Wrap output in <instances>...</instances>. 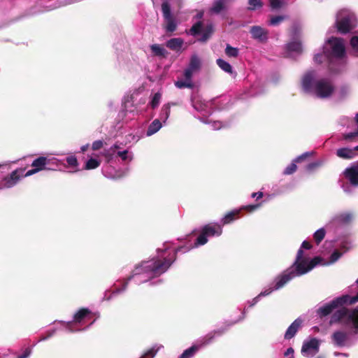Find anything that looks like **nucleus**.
<instances>
[{
	"label": "nucleus",
	"mask_w": 358,
	"mask_h": 358,
	"mask_svg": "<svg viewBox=\"0 0 358 358\" xmlns=\"http://www.w3.org/2000/svg\"><path fill=\"white\" fill-rule=\"evenodd\" d=\"M263 196V193L262 192H255L252 194V198H257V199H261Z\"/></svg>",
	"instance_id": "nucleus-63"
},
{
	"label": "nucleus",
	"mask_w": 358,
	"mask_h": 358,
	"mask_svg": "<svg viewBox=\"0 0 358 358\" xmlns=\"http://www.w3.org/2000/svg\"><path fill=\"white\" fill-rule=\"evenodd\" d=\"M259 206H260V204L248 205V206H242L238 210H241V211L242 210H245L248 212H253V211L256 210L257 209H258L259 208Z\"/></svg>",
	"instance_id": "nucleus-50"
},
{
	"label": "nucleus",
	"mask_w": 358,
	"mask_h": 358,
	"mask_svg": "<svg viewBox=\"0 0 358 358\" xmlns=\"http://www.w3.org/2000/svg\"><path fill=\"white\" fill-rule=\"evenodd\" d=\"M320 340L317 338L306 339L301 347V355L306 357H314L320 350Z\"/></svg>",
	"instance_id": "nucleus-14"
},
{
	"label": "nucleus",
	"mask_w": 358,
	"mask_h": 358,
	"mask_svg": "<svg viewBox=\"0 0 358 358\" xmlns=\"http://www.w3.org/2000/svg\"><path fill=\"white\" fill-rule=\"evenodd\" d=\"M102 173L106 178H116L117 175L114 172V170L109 166H104L102 169Z\"/></svg>",
	"instance_id": "nucleus-40"
},
{
	"label": "nucleus",
	"mask_w": 358,
	"mask_h": 358,
	"mask_svg": "<svg viewBox=\"0 0 358 358\" xmlns=\"http://www.w3.org/2000/svg\"><path fill=\"white\" fill-rule=\"evenodd\" d=\"M170 113L171 104H164L161 109V112L159 113V118H158L162 122V124H166L167 120L169 117Z\"/></svg>",
	"instance_id": "nucleus-33"
},
{
	"label": "nucleus",
	"mask_w": 358,
	"mask_h": 358,
	"mask_svg": "<svg viewBox=\"0 0 358 358\" xmlns=\"http://www.w3.org/2000/svg\"><path fill=\"white\" fill-rule=\"evenodd\" d=\"M357 283H358V279L357 280ZM357 302H358V292L354 296L343 295L333 299L330 302L320 306L317 310V313L320 317H324L331 313L336 308H342L341 306L343 305L352 304Z\"/></svg>",
	"instance_id": "nucleus-9"
},
{
	"label": "nucleus",
	"mask_w": 358,
	"mask_h": 358,
	"mask_svg": "<svg viewBox=\"0 0 358 358\" xmlns=\"http://www.w3.org/2000/svg\"><path fill=\"white\" fill-rule=\"evenodd\" d=\"M161 98H162V95L159 92L155 94V95L153 96V97L150 101V105L152 108H155L156 107H157L159 106V104L160 103Z\"/></svg>",
	"instance_id": "nucleus-45"
},
{
	"label": "nucleus",
	"mask_w": 358,
	"mask_h": 358,
	"mask_svg": "<svg viewBox=\"0 0 358 358\" xmlns=\"http://www.w3.org/2000/svg\"><path fill=\"white\" fill-rule=\"evenodd\" d=\"M350 93V88L348 85H342L338 90L334 91L335 96L337 99L341 100L347 97Z\"/></svg>",
	"instance_id": "nucleus-30"
},
{
	"label": "nucleus",
	"mask_w": 358,
	"mask_h": 358,
	"mask_svg": "<svg viewBox=\"0 0 358 358\" xmlns=\"http://www.w3.org/2000/svg\"><path fill=\"white\" fill-rule=\"evenodd\" d=\"M285 19V16L278 15L271 17L270 20V24L273 26L278 25L281 22H282Z\"/></svg>",
	"instance_id": "nucleus-48"
},
{
	"label": "nucleus",
	"mask_w": 358,
	"mask_h": 358,
	"mask_svg": "<svg viewBox=\"0 0 358 358\" xmlns=\"http://www.w3.org/2000/svg\"><path fill=\"white\" fill-rule=\"evenodd\" d=\"M325 236V230L324 228H320L314 233V239L317 244H319Z\"/></svg>",
	"instance_id": "nucleus-42"
},
{
	"label": "nucleus",
	"mask_w": 358,
	"mask_h": 358,
	"mask_svg": "<svg viewBox=\"0 0 358 358\" xmlns=\"http://www.w3.org/2000/svg\"><path fill=\"white\" fill-rule=\"evenodd\" d=\"M352 219V214L349 212H344L334 215L331 221L327 224V227H334L345 224L350 222Z\"/></svg>",
	"instance_id": "nucleus-19"
},
{
	"label": "nucleus",
	"mask_w": 358,
	"mask_h": 358,
	"mask_svg": "<svg viewBox=\"0 0 358 358\" xmlns=\"http://www.w3.org/2000/svg\"><path fill=\"white\" fill-rule=\"evenodd\" d=\"M231 0H214L209 11L213 14H220L226 10Z\"/></svg>",
	"instance_id": "nucleus-25"
},
{
	"label": "nucleus",
	"mask_w": 358,
	"mask_h": 358,
	"mask_svg": "<svg viewBox=\"0 0 358 358\" xmlns=\"http://www.w3.org/2000/svg\"><path fill=\"white\" fill-rule=\"evenodd\" d=\"M58 159L56 158H47L45 157H39L34 159L31 164V166L36 169H40V171L46 169V166L50 164H57Z\"/></svg>",
	"instance_id": "nucleus-22"
},
{
	"label": "nucleus",
	"mask_w": 358,
	"mask_h": 358,
	"mask_svg": "<svg viewBox=\"0 0 358 358\" xmlns=\"http://www.w3.org/2000/svg\"><path fill=\"white\" fill-rule=\"evenodd\" d=\"M23 169H16L0 182V189L14 187L22 177Z\"/></svg>",
	"instance_id": "nucleus-16"
},
{
	"label": "nucleus",
	"mask_w": 358,
	"mask_h": 358,
	"mask_svg": "<svg viewBox=\"0 0 358 358\" xmlns=\"http://www.w3.org/2000/svg\"><path fill=\"white\" fill-rule=\"evenodd\" d=\"M200 120L206 124H210L212 129L214 130L220 129V128L222 127V123L220 121L211 122V121L208 120V119L203 118V117L200 118Z\"/></svg>",
	"instance_id": "nucleus-43"
},
{
	"label": "nucleus",
	"mask_w": 358,
	"mask_h": 358,
	"mask_svg": "<svg viewBox=\"0 0 358 358\" xmlns=\"http://www.w3.org/2000/svg\"><path fill=\"white\" fill-rule=\"evenodd\" d=\"M270 6L273 10L280 8L283 4V0H269Z\"/></svg>",
	"instance_id": "nucleus-47"
},
{
	"label": "nucleus",
	"mask_w": 358,
	"mask_h": 358,
	"mask_svg": "<svg viewBox=\"0 0 358 358\" xmlns=\"http://www.w3.org/2000/svg\"><path fill=\"white\" fill-rule=\"evenodd\" d=\"M163 124L159 119H155L148 127L145 132L146 136H151L156 134L162 127Z\"/></svg>",
	"instance_id": "nucleus-29"
},
{
	"label": "nucleus",
	"mask_w": 358,
	"mask_h": 358,
	"mask_svg": "<svg viewBox=\"0 0 358 358\" xmlns=\"http://www.w3.org/2000/svg\"><path fill=\"white\" fill-rule=\"evenodd\" d=\"M250 7L248 8L250 10H256L257 8H262L263 3L262 0H248Z\"/></svg>",
	"instance_id": "nucleus-44"
},
{
	"label": "nucleus",
	"mask_w": 358,
	"mask_h": 358,
	"mask_svg": "<svg viewBox=\"0 0 358 358\" xmlns=\"http://www.w3.org/2000/svg\"><path fill=\"white\" fill-rule=\"evenodd\" d=\"M315 71L306 72L301 79V86L306 93L311 94L319 99H327L335 91L332 82L328 78H317Z\"/></svg>",
	"instance_id": "nucleus-6"
},
{
	"label": "nucleus",
	"mask_w": 358,
	"mask_h": 358,
	"mask_svg": "<svg viewBox=\"0 0 358 358\" xmlns=\"http://www.w3.org/2000/svg\"><path fill=\"white\" fill-rule=\"evenodd\" d=\"M136 94H133L125 99L124 102V108L126 113H129L133 115V116L138 115L141 114L144 108L139 106L140 103L145 104V99L139 100L138 103L136 102Z\"/></svg>",
	"instance_id": "nucleus-13"
},
{
	"label": "nucleus",
	"mask_w": 358,
	"mask_h": 358,
	"mask_svg": "<svg viewBox=\"0 0 358 358\" xmlns=\"http://www.w3.org/2000/svg\"><path fill=\"white\" fill-rule=\"evenodd\" d=\"M336 24L340 33L347 34L357 27L358 20L353 12L343 9L337 13Z\"/></svg>",
	"instance_id": "nucleus-8"
},
{
	"label": "nucleus",
	"mask_w": 358,
	"mask_h": 358,
	"mask_svg": "<svg viewBox=\"0 0 358 358\" xmlns=\"http://www.w3.org/2000/svg\"><path fill=\"white\" fill-rule=\"evenodd\" d=\"M311 247H312V245H311V244H310L309 242H308V241H304L302 243V244H301V248H300V249L298 250L296 256L298 255L299 252L300 250H301V251H302V257H301V258H302V259H307V262H308V263H309V262H314V261H315V259H316V260H315V265L314 266V267H315L317 265H318V264H320L321 263V262H322L321 258H320V257H314V258H312V259H311V258H310L309 257H308V256L305 255L303 254V249L309 250V249H310V248H311Z\"/></svg>",
	"instance_id": "nucleus-26"
},
{
	"label": "nucleus",
	"mask_w": 358,
	"mask_h": 358,
	"mask_svg": "<svg viewBox=\"0 0 358 358\" xmlns=\"http://www.w3.org/2000/svg\"><path fill=\"white\" fill-rule=\"evenodd\" d=\"M93 315L89 309L82 308L75 313L73 321H59V324L69 332H76L91 326L95 322V319L92 320Z\"/></svg>",
	"instance_id": "nucleus-7"
},
{
	"label": "nucleus",
	"mask_w": 358,
	"mask_h": 358,
	"mask_svg": "<svg viewBox=\"0 0 358 358\" xmlns=\"http://www.w3.org/2000/svg\"><path fill=\"white\" fill-rule=\"evenodd\" d=\"M350 44L354 51L358 55V36H353L351 38Z\"/></svg>",
	"instance_id": "nucleus-51"
},
{
	"label": "nucleus",
	"mask_w": 358,
	"mask_h": 358,
	"mask_svg": "<svg viewBox=\"0 0 358 358\" xmlns=\"http://www.w3.org/2000/svg\"><path fill=\"white\" fill-rule=\"evenodd\" d=\"M341 186L345 192L350 193L352 192V190L350 189V186L348 183H346V184L342 183V184H341Z\"/></svg>",
	"instance_id": "nucleus-58"
},
{
	"label": "nucleus",
	"mask_w": 358,
	"mask_h": 358,
	"mask_svg": "<svg viewBox=\"0 0 358 358\" xmlns=\"http://www.w3.org/2000/svg\"><path fill=\"white\" fill-rule=\"evenodd\" d=\"M227 328H221L217 330L210 332L201 339H199L197 343L188 349L185 350L178 358H192L194 356L196 352L201 349V348L209 345L211 343L215 336H220L222 335L226 331Z\"/></svg>",
	"instance_id": "nucleus-10"
},
{
	"label": "nucleus",
	"mask_w": 358,
	"mask_h": 358,
	"mask_svg": "<svg viewBox=\"0 0 358 358\" xmlns=\"http://www.w3.org/2000/svg\"><path fill=\"white\" fill-rule=\"evenodd\" d=\"M302 323L303 320L301 318L299 317L296 319L286 330L284 335V338L285 340H290L291 338H294L301 327Z\"/></svg>",
	"instance_id": "nucleus-21"
},
{
	"label": "nucleus",
	"mask_w": 358,
	"mask_h": 358,
	"mask_svg": "<svg viewBox=\"0 0 358 358\" xmlns=\"http://www.w3.org/2000/svg\"><path fill=\"white\" fill-rule=\"evenodd\" d=\"M66 162L68 164L73 168H77L78 165V162L77 158L74 155H71L66 157Z\"/></svg>",
	"instance_id": "nucleus-49"
},
{
	"label": "nucleus",
	"mask_w": 358,
	"mask_h": 358,
	"mask_svg": "<svg viewBox=\"0 0 358 358\" xmlns=\"http://www.w3.org/2000/svg\"><path fill=\"white\" fill-rule=\"evenodd\" d=\"M314 62L317 64L327 62L332 71L338 70L334 64H343L345 62V46L343 39L331 37L324 43L322 53L314 55Z\"/></svg>",
	"instance_id": "nucleus-5"
},
{
	"label": "nucleus",
	"mask_w": 358,
	"mask_h": 358,
	"mask_svg": "<svg viewBox=\"0 0 358 358\" xmlns=\"http://www.w3.org/2000/svg\"><path fill=\"white\" fill-rule=\"evenodd\" d=\"M259 299L260 298L258 296H257L256 297L252 299L251 301H248V303L249 305V307H252L253 306H255L259 301Z\"/></svg>",
	"instance_id": "nucleus-59"
},
{
	"label": "nucleus",
	"mask_w": 358,
	"mask_h": 358,
	"mask_svg": "<svg viewBox=\"0 0 358 358\" xmlns=\"http://www.w3.org/2000/svg\"><path fill=\"white\" fill-rule=\"evenodd\" d=\"M100 164V161L94 158H90L86 162L85 169L87 170L94 169L99 167Z\"/></svg>",
	"instance_id": "nucleus-39"
},
{
	"label": "nucleus",
	"mask_w": 358,
	"mask_h": 358,
	"mask_svg": "<svg viewBox=\"0 0 358 358\" xmlns=\"http://www.w3.org/2000/svg\"><path fill=\"white\" fill-rule=\"evenodd\" d=\"M348 243H344L343 245H342V249H343V252H341L338 250H336L334 251V252L331 254V257H330L331 263L336 262L342 256L343 252H345L349 249L350 247L348 246Z\"/></svg>",
	"instance_id": "nucleus-34"
},
{
	"label": "nucleus",
	"mask_w": 358,
	"mask_h": 358,
	"mask_svg": "<svg viewBox=\"0 0 358 358\" xmlns=\"http://www.w3.org/2000/svg\"><path fill=\"white\" fill-rule=\"evenodd\" d=\"M302 52V46L299 41H293L289 43L286 46V56L288 57H294L299 55Z\"/></svg>",
	"instance_id": "nucleus-23"
},
{
	"label": "nucleus",
	"mask_w": 358,
	"mask_h": 358,
	"mask_svg": "<svg viewBox=\"0 0 358 358\" xmlns=\"http://www.w3.org/2000/svg\"><path fill=\"white\" fill-rule=\"evenodd\" d=\"M162 11L166 22L165 29L167 32H173L176 29L177 24L171 11V6L166 1L162 3Z\"/></svg>",
	"instance_id": "nucleus-15"
},
{
	"label": "nucleus",
	"mask_w": 358,
	"mask_h": 358,
	"mask_svg": "<svg viewBox=\"0 0 358 358\" xmlns=\"http://www.w3.org/2000/svg\"><path fill=\"white\" fill-rule=\"evenodd\" d=\"M192 105L199 112L205 113H212V102L206 101L199 96H194L192 99Z\"/></svg>",
	"instance_id": "nucleus-18"
},
{
	"label": "nucleus",
	"mask_w": 358,
	"mask_h": 358,
	"mask_svg": "<svg viewBox=\"0 0 358 358\" xmlns=\"http://www.w3.org/2000/svg\"><path fill=\"white\" fill-rule=\"evenodd\" d=\"M341 321L345 328L335 331L331 335L332 343L338 348L353 345L352 336L358 334V306L353 309L339 308L331 317L330 324Z\"/></svg>",
	"instance_id": "nucleus-2"
},
{
	"label": "nucleus",
	"mask_w": 358,
	"mask_h": 358,
	"mask_svg": "<svg viewBox=\"0 0 358 358\" xmlns=\"http://www.w3.org/2000/svg\"><path fill=\"white\" fill-rule=\"evenodd\" d=\"M39 171H40V169L34 168L31 170H29L24 175L22 174V176L28 177V176H32Z\"/></svg>",
	"instance_id": "nucleus-57"
},
{
	"label": "nucleus",
	"mask_w": 358,
	"mask_h": 358,
	"mask_svg": "<svg viewBox=\"0 0 358 358\" xmlns=\"http://www.w3.org/2000/svg\"><path fill=\"white\" fill-rule=\"evenodd\" d=\"M358 136V128L355 129L353 132L348 133L345 135V139L351 140L355 137Z\"/></svg>",
	"instance_id": "nucleus-54"
},
{
	"label": "nucleus",
	"mask_w": 358,
	"mask_h": 358,
	"mask_svg": "<svg viewBox=\"0 0 358 358\" xmlns=\"http://www.w3.org/2000/svg\"><path fill=\"white\" fill-rule=\"evenodd\" d=\"M250 33L253 39L260 43L266 42L268 38V31L260 26L251 27Z\"/></svg>",
	"instance_id": "nucleus-20"
},
{
	"label": "nucleus",
	"mask_w": 358,
	"mask_h": 358,
	"mask_svg": "<svg viewBox=\"0 0 358 358\" xmlns=\"http://www.w3.org/2000/svg\"><path fill=\"white\" fill-rule=\"evenodd\" d=\"M355 151H358V145L354 149H350L347 148H340L337 150L336 154L338 157L343 159H352L355 155Z\"/></svg>",
	"instance_id": "nucleus-28"
},
{
	"label": "nucleus",
	"mask_w": 358,
	"mask_h": 358,
	"mask_svg": "<svg viewBox=\"0 0 358 358\" xmlns=\"http://www.w3.org/2000/svg\"><path fill=\"white\" fill-rule=\"evenodd\" d=\"M301 257L302 251L300 250L292 265L275 278L272 286L265 289L257 296L259 298L266 296L274 290H278L283 287L293 278L310 271L315 265V261L308 263L307 259H302ZM315 260H316V259Z\"/></svg>",
	"instance_id": "nucleus-4"
},
{
	"label": "nucleus",
	"mask_w": 358,
	"mask_h": 358,
	"mask_svg": "<svg viewBox=\"0 0 358 358\" xmlns=\"http://www.w3.org/2000/svg\"><path fill=\"white\" fill-rule=\"evenodd\" d=\"M120 145L118 143H115L109 149L104 150L103 155L106 157L107 163H110L116 156L120 157L124 163H129L132 161L134 158L133 152L128 150H122Z\"/></svg>",
	"instance_id": "nucleus-11"
},
{
	"label": "nucleus",
	"mask_w": 358,
	"mask_h": 358,
	"mask_svg": "<svg viewBox=\"0 0 358 358\" xmlns=\"http://www.w3.org/2000/svg\"><path fill=\"white\" fill-rule=\"evenodd\" d=\"M103 145V141L101 140H97L93 142L92 148L93 150H100Z\"/></svg>",
	"instance_id": "nucleus-52"
},
{
	"label": "nucleus",
	"mask_w": 358,
	"mask_h": 358,
	"mask_svg": "<svg viewBox=\"0 0 358 358\" xmlns=\"http://www.w3.org/2000/svg\"><path fill=\"white\" fill-rule=\"evenodd\" d=\"M57 330V328H53V329H49L46 331L45 335H47L48 338H50L55 335Z\"/></svg>",
	"instance_id": "nucleus-60"
},
{
	"label": "nucleus",
	"mask_w": 358,
	"mask_h": 358,
	"mask_svg": "<svg viewBox=\"0 0 358 358\" xmlns=\"http://www.w3.org/2000/svg\"><path fill=\"white\" fill-rule=\"evenodd\" d=\"M294 349L292 348H289L284 352V356L287 358H294Z\"/></svg>",
	"instance_id": "nucleus-56"
},
{
	"label": "nucleus",
	"mask_w": 358,
	"mask_h": 358,
	"mask_svg": "<svg viewBox=\"0 0 358 358\" xmlns=\"http://www.w3.org/2000/svg\"><path fill=\"white\" fill-rule=\"evenodd\" d=\"M238 49L236 48H234L230 45H227L225 48V53L229 57H236L238 55Z\"/></svg>",
	"instance_id": "nucleus-41"
},
{
	"label": "nucleus",
	"mask_w": 358,
	"mask_h": 358,
	"mask_svg": "<svg viewBox=\"0 0 358 358\" xmlns=\"http://www.w3.org/2000/svg\"><path fill=\"white\" fill-rule=\"evenodd\" d=\"M245 313H246V310H245V308L243 310L242 312V315L239 317L238 320H237L236 321L231 323L228 327L229 326H231L233 325L234 324H236V322H239V321H241L243 320L245 317Z\"/></svg>",
	"instance_id": "nucleus-61"
},
{
	"label": "nucleus",
	"mask_w": 358,
	"mask_h": 358,
	"mask_svg": "<svg viewBox=\"0 0 358 358\" xmlns=\"http://www.w3.org/2000/svg\"><path fill=\"white\" fill-rule=\"evenodd\" d=\"M343 175L352 186H358V169L354 166L346 169Z\"/></svg>",
	"instance_id": "nucleus-24"
},
{
	"label": "nucleus",
	"mask_w": 358,
	"mask_h": 358,
	"mask_svg": "<svg viewBox=\"0 0 358 358\" xmlns=\"http://www.w3.org/2000/svg\"><path fill=\"white\" fill-rule=\"evenodd\" d=\"M31 351L29 350H26L22 355L18 356L17 358H27L30 355Z\"/></svg>",
	"instance_id": "nucleus-62"
},
{
	"label": "nucleus",
	"mask_w": 358,
	"mask_h": 358,
	"mask_svg": "<svg viewBox=\"0 0 358 358\" xmlns=\"http://www.w3.org/2000/svg\"><path fill=\"white\" fill-rule=\"evenodd\" d=\"M321 165H322V162H313V163H310L308 165H307L306 169L308 171H312Z\"/></svg>",
	"instance_id": "nucleus-55"
},
{
	"label": "nucleus",
	"mask_w": 358,
	"mask_h": 358,
	"mask_svg": "<svg viewBox=\"0 0 358 358\" xmlns=\"http://www.w3.org/2000/svg\"><path fill=\"white\" fill-rule=\"evenodd\" d=\"M296 168H297V166L296 165V162H294V161H293V162L292 164H290L289 166H287L285 168V169L283 171V173L285 175H291L296 171Z\"/></svg>",
	"instance_id": "nucleus-46"
},
{
	"label": "nucleus",
	"mask_w": 358,
	"mask_h": 358,
	"mask_svg": "<svg viewBox=\"0 0 358 358\" xmlns=\"http://www.w3.org/2000/svg\"><path fill=\"white\" fill-rule=\"evenodd\" d=\"M126 138V144L127 143H135L136 142H138L140 138H141V136L138 134V132H131L129 134H128L127 135H126L125 136Z\"/></svg>",
	"instance_id": "nucleus-38"
},
{
	"label": "nucleus",
	"mask_w": 358,
	"mask_h": 358,
	"mask_svg": "<svg viewBox=\"0 0 358 358\" xmlns=\"http://www.w3.org/2000/svg\"><path fill=\"white\" fill-rule=\"evenodd\" d=\"M183 44V40L180 38H174L166 42V47L172 50H179Z\"/></svg>",
	"instance_id": "nucleus-32"
},
{
	"label": "nucleus",
	"mask_w": 358,
	"mask_h": 358,
	"mask_svg": "<svg viewBox=\"0 0 358 358\" xmlns=\"http://www.w3.org/2000/svg\"><path fill=\"white\" fill-rule=\"evenodd\" d=\"M189 32L194 36H201L198 38L199 41L206 42L213 32V26L211 23L204 24L201 22H198L192 27Z\"/></svg>",
	"instance_id": "nucleus-12"
},
{
	"label": "nucleus",
	"mask_w": 358,
	"mask_h": 358,
	"mask_svg": "<svg viewBox=\"0 0 358 358\" xmlns=\"http://www.w3.org/2000/svg\"><path fill=\"white\" fill-rule=\"evenodd\" d=\"M222 233V226L218 223L208 224L203 226L201 229L200 235L196 238L194 244L190 243V236H187L185 243L176 249L172 248V243L166 242L162 248L157 249V259H173L171 265L176 259V255L178 252H187L192 248L203 245L208 242V237L220 236Z\"/></svg>",
	"instance_id": "nucleus-3"
},
{
	"label": "nucleus",
	"mask_w": 358,
	"mask_h": 358,
	"mask_svg": "<svg viewBox=\"0 0 358 358\" xmlns=\"http://www.w3.org/2000/svg\"><path fill=\"white\" fill-rule=\"evenodd\" d=\"M217 64L218 66L223 70L224 72L231 74L233 73V69L230 64L222 59H217Z\"/></svg>",
	"instance_id": "nucleus-37"
},
{
	"label": "nucleus",
	"mask_w": 358,
	"mask_h": 358,
	"mask_svg": "<svg viewBox=\"0 0 358 358\" xmlns=\"http://www.w3.org/2000/svg\"><path fill=\"white\" fill-rule=\"evenodd\" d=\"M162 348V345H155L147 350L141 358H154L158 351Z\"/></svg>",
	"instance_id": "nucleus-36"
},
{
	"label": "nucleus",
	"mask_w": 358,
	"mask_h": 358,
	"mask_svg": "<svg viewBox=\"0 0 358 358\" xmlns=\"http://www.w3.org/2000/svg\"><path fill=\"white\" fill-rule=\"evenodd\" d=\"M334 355L335 357H338V356L344 357H348V354L343 353V352H334Z\"/></svg>",
	"instance_id": "nucleus-64"
},
{
	"label": "nucleus",
	"mask_w": 358,
	"mask_h": 358,
	"mask_svg": "<svg viewBox=\"0 0 358 358\" xmlns=\"http://www.w3.org/2000/svg\"><path fill=\"white\" fill-rule=\"evenodd\" d=\"M201 68V59L197 55H192L190 57L187 67L184 71V77L192 78L193 75L196 72H199Z\"/></svg>",
	"instance_id": "nucleus-17"
},
{
	"label": "nucleus",
	"mask_w": 358,
	"mask_h": 358,
	"mask_svg": "<svg viewBox=\"0 0 358 358\" xmlns=\"http://www.w3.org/2000/svg\"><path fill=\"white\" fill-rule=\"evenodd\" d=\"M152 56L157 57L159 58H165L168 55L167 50L163 45L159 44H152L150 46Z\"/></svg>",
	"instance_id": "nucleus-27"
},
{
	"label": "nucleus",
	"mask_w": 358,
	"mask_h": 358,
	"mask_svg": "<svg viewBox=\"0 0 358 358\" xmlns=\"http://www.w3.org/2000/svg\"><path fill=\"white\" fill-rule=\"evenodd\" d=\"M192 78L185 77L184 80H178L175 85L178 88H192L193 87Z\"/></svg>",
	"instance_id": "nucleus-35"
},
{
	"label": "nucleus",
	"mask_w": 358,
	"mask_h": 358,
	"mask_svg": "<svg viewBox=\"0 0 358 358\" xmlns=\"http://www.w3.org/2000/svg\"><path fill=\"white\" fill-rule=\"evenodd\" d=\"M241 213V210L235 209L229 212L222 220V226L233 222Z\"/></svg>",
	"instance_id": "nucleus-31"
},
{
	"label": "nucleus",
	"mask_w": 358,
	"mask_h": 358,
	"mask_svg": "<svg viewBox=\"0 0 358 358\" xmlns=\"http://www.w3.org/2000/svg\"><path fill=\"white\" fill-rule=\"evenodd\" d=\"M311 154H312L311 152H305V153L301 155L300 156L297 157L296 158H295L294 159V161L296 163L300 162L303 161V159H305L306 157L310 156Z\"/></svg>",
	"instance_id": "nucleus-53"
},
{
	"label": "nucleus",
	"mask_w": 358,
	"mask_h": 358,
	"mask_svg": "<svg viewBox=\"0 0 358 358\" xmlns=\"http://www.w3.org/2000/svg\"><path fill=\"white\" fill-rule=\"evenodd\" d=\"M173 259H157L156 257L148 261H143L136 265L129 277L122 281V286L116 288L111 293L109 290L104 292L103 301H110L116 294H120L126 290L129 281L133 280L136 285L147 282L152 279L160 276L168 271L171 266Z\"/></svg>",
	"instance_id": "nucleus-1"
}]
</instances>
